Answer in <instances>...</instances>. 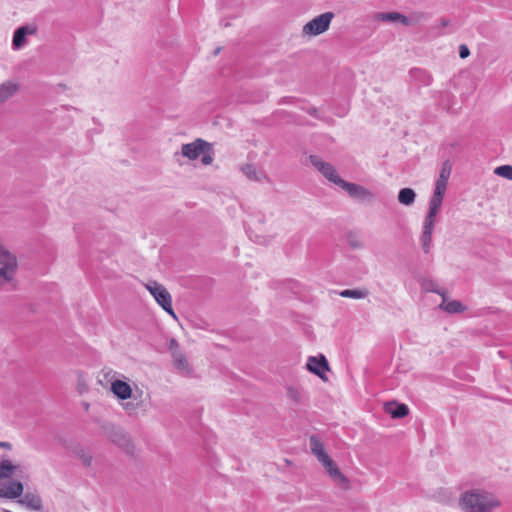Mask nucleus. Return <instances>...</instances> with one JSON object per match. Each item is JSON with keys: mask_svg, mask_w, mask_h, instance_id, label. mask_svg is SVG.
Masks as SVG:
<instances>
[{"mask_svg": "<svg viewBox=\"0 0 512 512\" xmlns=\"http://www.w3.org/2000/svg\"><path fill=\"white\" fill-rule=\"evenodd\" d=\"M458 505L462 512H494L502 502L492 492L477 488L463 492Z\"/></svg>", "mask_w": 512, "mask_h": 512, "instance_id": "1", "label": "nucleus"}, {"mask_svg": "<svg viewBox=\"0 0 512 512\" xmlns=\"http://www.w3.org/2000/svg\"><path fill=\"white\" fill-rule=\"evenodd\" d=\"M0 291L15 286L18 268L15 255L0 244Z\"/></svg>", "mask_w": 512, "mask_h": 512, "instance_id": "2", "label": "nucleus"}, {"mask_svg": "<svg viewBox=\"0 0 512 512\" xmlns=\"http://www.w3.org/2000/svg\"><path fill=\"white\" fill-rule=\"evenodd\" d=\"M334 14L325 12L307 22L302 28V35L308 37L318 36L326 32L331 24Z\"/></svg>", "mask_w": 512, "mask_h": 512, "instance_id": "3", "label": "nucleus"}, {"mask_svg": "<svg viewBox=\"0 0 512 512\" xmlns=\"http://www.w3.org/2000/svg\"><path fill=\"white\" fill-rule=\"evenodd\" d=\"M147 290L152 294L156 302L173 318L176 314L172 307V297L169 291L160 283L152 281L146 284Z\"/></svg>", "mask_w": 512, "mask_h": 512, "instance_id": "4", "label": "nucleus"}, {"mask_svg": "<svg viewBox=\"0 0 512 512\" xmlns=\"http://www.w3.org/2000/svg\"><path fill=\"white\" fill-rule=\"evenodd\" d=\"M333 483L343 491L350 489V480L340 471L336 463L327 456L320 461Z\"/></svg>", "mask_w": 512, "mask_h": 512, "instance_id": "5", "label": "nucleus"}, {"mask_svg": "<svg viewBox=\"0 0 512 512\" xmlns=\"http://www.w3.org/2000/svg\"><path fill=\"white\" fill-rule=\"evenodd\" d=\"M310 162L329 182L339 187L341 182H344L332 164L323 161L318 156H310Z\"/></svg>", "mask_w": 512, "mask_h": 512, "instance_id": "6", "label": "nucleus"}, {"mask_svg": "<svg viewBox=\"0 0 512 512\" xmlns=\"http://www.w3.org/2000/svg\"><path fill=\"white\" fill-rule=\"evenodd\" d=\"M209 148H211V144L209 142L198 138L191 143L183 144L181 147V154L189 160H196L202 152Z\"/></svg>", "mask_w": 512, "mask_h": 512, "instance_id": "7", "label": "nucleus"}, {"mask_svg": "<svg viewBox=\"0 0 512 512\" xmlns=\"http://www.w3.org/2000/svg\"><path fill=\"white\" fill-rule=\"evenodd\" d=\"M306 368L309 372L317 375L320 379L327 381L326 372L329 371V364L324 355L309 356Z\"/></svg>", "mask_w": 512, "mask_h": 512, "instance_id": "8", "label": "nucleus"}, {"mask_svg": "<svg viewBox=\"0 0 512 512\" xmlns=\"http://www.w3.org/2000/svg\"><path fill=\"white\" fill-rule=\"evenodd\" d=\"M343 190H345L348 195L358 201H371L374 198V194L365 188L364 186L346 182H341L340 186Z\"/></svg>", "mask_w": 512, "mask_h": 512, "instance_id": "9", "label": "nucleus"}, {"mask_svg": "<svg viewBox=\"0 0 512 512\" xmlns=\"http://www.w3.org/2000/svg\"><path fill=\"white\" fill-rule=\"evenodd\" d=\"M36 32L37 27L35 25H24L17 28L13 34L12 49L17 51L23 48L27 43L26 37L28 35H35Z\"/></svg>", "mask_w": 512, "mask_h": 512, "instance_id": "10", "label": "nucleus"}, {"mask_svg": "<svg viewBox=\"0 0 512 512\" xmlns=\"http://www.w3.org/2000/svg\"><path fill=\"white\" fill-rule=\"evenodd\" d=\"M23 485L19 481H0V497L14 499L22 495Z\"/></svg>", "mask_w": 512, "mask_h": 512, "instance_id": "11", "label": "nucleus"}, {"mask_svg": "<svg viewBox=\"0 0 512 512\" xmlns=\"http://www.w3.org/2000/svg\"><path fill=\"white\" fill-rule=\"evenodd\" d=\"M110 389L120 400H127L133 396V390L130 384L120 379L112 380Z\"/></svg>", "mask_w": 512, "mask_h": 512, "instance_id": "12", "label": "nucleus"}, {"mask_svg": "<svg viewBox=\"0 0 512 512\" xmlns=\"http://www.w3.org/2000/svg\"><path fill=\"white\" fill-rule=\"evenodd\" d=\"M172 357L173 364L178 373L182 376H191L193 374V369L183 353L173 352Z\"/></svg>", "mask_w": 512, "mask_h": 512, "instance_id": "13", "label": "nucleus"}, {"mask_svg": "<svg viewBox=\"0 0 512 512\" xmlns=\"http://www.w3.org/2000/svg\"><path fill=\"white\" fill-rule=\"evenodd\" d=\"M436 221L424 220L423 223V231L420 238L421 246L425 253H428L430 250L431 242H432V233L435 226Z\"/></svg>", "mask_w": 512, "mask_h": 512, "instance_id": "14", "label": "nucleus"}, {"mask_svg": "<svg viewBox=\"0 0 512 512\" xmlns=\"http://www.w3.org/2000/svg\"><path fill=\"white\" fill-rule=\"evenodd\" d=\"M287 397L295 404H303L306 399L305 390L298 385L286 386Z\"/></svg>", "mask_w": 512, "mask_h": 512, "instance_id": "15", "label": "nucleus"}, {"mask_svg": "<svg viewBox=\"0 0 512 512\" xmlns=\"http://www.w3.org/2000/svg\"><path fill=\"white\" fill-rule=\"evenodd\" d=\"M309 445L312 454L317 458L319 462L329 456L325 451L324 445L319 437L312 435L309 438Z\"/></svg>", "mask_w": 512, "mask_h": 512, "instance_id": "16", "label": "nucleus"}, {"mask_svg": "<svg viewBox=\"0 0 512 512\" xmlns=\"http://www.w3.org/2000/svg\"><path fill=\"white\" fill-rule=\"evenodd\" d=\"M385 412L390 414L392 418H402L408 415L409 409L405 404L389 402L385 404Z\"/></svg>", "mask_w": 512, "mask_h": 512, "instance_id": "17", "label": "nucleus"}, {"mask_svg": "<svg viewBox=\"0 0 512 512\" xmlns=\"http://www.w3.org/2000/svg\"><path fill=\"white\" fill-rule=\"evenodd\" d=\"M18 90V85L12 81L0 85V104L10 99Z\"/></svg>", "mask_w": 512, "mask_h": 512, "instance_id": "18", "label": "nucleus"}, {"mask_svg": "<svg viewBox=\"0 0 512 512\" xmlns=\"http://www.w3.org/2000/svg\"><path fill=\"white\" fill-rule=\"evenodd\" d=\"M443 202L442 196L432 195L429 201V210L425 217L426 220L436 221V216Z\"/></svg>", "mask_w": 512, "mask_h": 512, "instance_id": "19", "label": "nucleus"}, {"mask_svg": "<svg viewBox=\"0 0 512 512\" xmlns=\"http://www.w3.org/2000/svg\"><path fill=\"white\" fill-rule=\"evenodd\" d=\"M241 170L247 178L253 181L261 182L266 178L265 174L252 164L244 165Z\"/></svg>", "mask_w": 512, "mask_h": 512, "instance_id": "20", "label": "nucleus"}, {"mask_svg": "<svg viewBox=\"0 0 512 512\" xmlns=\"http://www.w3.org/2000/svg\"><path fill=\"white\" fill-rule=\"evenodd\" d=\"M21 503L31 510L38 511L42 507V500L39 495L26 493L21 499Z\"/></svg>", "mask_w": 512, "mask_h": 512, "instance_id": "21", "label": "nucleus"}, {"mask_svg": "<svg viewBox=\"0 0 512 512\" xmlns=\"http://www.w3.org/2000/svg\"><path fill=\"white\" fill-rule=\"evenodd\" d=\"M441 296H442L443 300H442V303L439 305V307L442 310L446 311L449 314L459 313V312L464 311L465 307L462 305L461 302H459L457 300L447 301L444 294Z\"/></svg>", "mask_w": 512, "mask_h": 512, "instance_id": "22", "label": "nucleus"}, {"mask_svg": "<svg viewBox=\"0 0 512 512\" xmlns=\"http://www.w3.org/2000/svg\"><path fill=\"white\" fill-rule=\"evenodd\" d=\"M416 193L411 188H403L398 193V201L405 206H410L415 202Z\"/></svg>", "mask_w": 512, "mask_h": 512, "instance_id": "23", "label": "nucleus"}, {"mask_svg": "<svg viewBox=\"0 0 512 512\" xmlns=\"http://www.w3.org/2000/svg\"><path fill=\"white\" fill-rule=\"evenodd\" d=\"M379 19L382 21L400 22L405 26L410 24V20L398 12L382 13L379 15Z\"/></svg>", "mask_w": 512, "mask_h": 512, "instance_id": "24", "label": "nucleus"}, {"mask_svg": "<svg viewBox=\"0 0 512 512\" xmlns=\"http://www.w3.org/2000/svg\"><path fill=\"white\" fill-rule=\"evenodd\" d=\"M18 468L19 466L13 465L9 460L0 461V481L10 478Z\"/></svg>", "mask_w": 512, "mask_h": 512, "instance_id": "25", "label": "nucleus"}, {"mask_svg": "<svg viewBox=\"0 0 512 512\" xmlns=\"http://www.w3.org/2000/svg\"><path fill=\"white\" fill-rule=\"evenodd\" d=\"M339 295L344 298L364 299L368 296L366 289H345L339 292Z\"/></svg>", "mask_w": 512, "mask_h": 512, "instance_id": "26", "label": "nucleus"}, {"mask_svg": "<svg viewBox=\"0 0 512 512\" xmlns=\"http://www.w3.org/2000/svg\"><path fill=\"white\" fill-rule=\"evenodd\" d=\"M75 456L81 460L82 464L85 466H91L93 457L90 453L86 452L83 448L78 447L74 450Z\"/></svg>", "mask_w": 512, "mask_h": 512, "instance_id": "27", "label": "nucleus"}, {"mask_svg": "<svg viewBox=\"0 0 512 512\" xmlns=\"http://www.w3.org/2000/svg\"><path fill=\"white\" fill-rule=\"evenodd\" d=\"M494 174L508 180H512V165H502L494 169Z\"/></svg>", "mask_w": 512, "mask_h": 512, "instance_id": "28", "label": "nucleus"}, {"mask_svg": "<svg viewBox=\"0 0 512 512\" xmlns=\"http://www.w3.org/2000/svg\"><path fill=\"white\" fill-rule=\"evenodd\" d=\"M451 171H452V164L450 163V161L446 160L442 163L438 177L449 179V177L451 175Z\"/></svg>", "mask_w": 512, "mask_h": 512, "instance_id": "29", "label": "nucleus"}, {"mask_svg": "<svg viewBox=\"0 0 512 512\" xmlns=\"http://www.w3.org/2000/svg\"><path fill=\"white\" fill-rule=\"evenodd\" d=\"M421 286L424 290L429 292H435L439 295H443L444 292L440 291L439 289H436L435 284L430 280H423L421 282Z\"/></svg>", "mask_w": 512, "mask_h": 512, "instance_id": "30", "label": "nucleus"}, {"mask_svg": "<svg viewBox=\"0 0 512 512\" xmlns=\"http://www.w3.org/2000/svg\"><path fill=\"white\" fill-rule=\"evenodd\" d=\"M202 158H201V162L203 165H210L214 158H213V153H212V147L205 150L204 152H202Z\"/></svg>", "mask_w": 512, "mask_h": 512, "instance_id": "31", "label": "nucleus"}, {"mask_svg": "<svg viewBox=\"0 0 512 512\" xmlns=\"http://www.w3.org/2000/svg\"><path fill=\"white\" fill-rule=\"evenodd\" d=\"M137 408V405L132 402H127L123 404V409L126 411L128 415L136 413Z\"/></svg>", "mask_w": 512, "mask_h": 512, "instance_id": "32", "label": "nucleus"}, {"mask_svg": "<svg viewBox=\"0 0 512 512\" xmlns=\"http://www.w3.org/2000/svg\"><path fill=\"white\" fill-rule=\"evenodd\" d=\"M446 186L441 185L439 183H435L434 193L433 195L442 196L444 197V194L446 192Z\"/></svg>", "mask_w": 512, "mask_h": 512, "instance_id": "33", "label": "nucleus"}, {"mask_svg": "<svg viewBox=\"0 0 512 512\" xmlns=\"http://www.w3.org/2000/svg\"><path fill=\"white\" fill-rule=\"evenodd\" d=\"M412 73L414 76H417V75L423 76V78H425L424 84H426V85L430 84L431 77L429 75H427L426 72L417 69V70H413Z\"/></svg>", "mask_w": 512, "mask_h": 512, "instance_id": "34", "label": "nucleus"}, {"mask_svg": "<svg viewBox=\"0 0 512 512\" xmlns=\"http://www.w3.org/2000/svg\"><path fill=\"white\" fill-rule=\"evenodd\" d=\"M470 54L469 48L466 45H460L459 47V56L464 59L467 58Z\"/></svg>", "mask_w": 512, "mask_h": 512, "instance_id": "35", "label": "nucleus"}, {"mask_svg": "<svg viewBox=\"0 0 512 512\" xmlns=\"http://www.w3.org/2000/svg\"><path fill=\"white\" fill-rule=\"evenodd\" d=\"M448 180L449 179L438 177L437 180H436V183H439V184L444 185V186L447 187Z\"/></svg>", "mask_w": 512, "mask_h": 512, "instance_id": "36", "label": "nucleus"}, {"mask_svg": "<svg viewBox=\"0 0 512 512\" xmlns=\"http://www.w3.org/2000/svg\"><path fill=\"white\" fill-rule=\"evenodd\" d=\"M0 447L10 449L11 445L8 442H1L0 441Z\"/></svg>", "mask_w": 512, "mask_h": 512, "instance_id": "37", "label": "nucleus"}, {"mask_svg": "<svg viewBox=\"0 0 512 512\" xmlns=\"http://www.w3.org/2000/svg\"><path fill=\"white\" fill-rule=\"evenodd\" d=\"M255 241L260 244H263L266 242L262 237H259V236H255Z\"/></svg>", "mask_w": 512, "mask_h": 512, "instance_id": "38", "label": "nucleus"}]
</instances>
